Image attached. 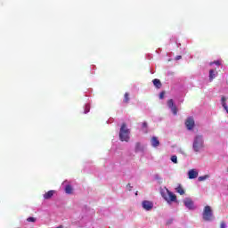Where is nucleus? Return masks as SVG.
Masks as SVG:
<instances>
[{"label": "nucleus", "instance_id": "15", "mask_svg": "<svg viewBox=\"0 0 228 228\" xmlns=\"http://www.w3.org/2000/svg\"><path fill=\"white\" fill-rule=\"evenodd\" d=\"M142 151H143L142 144L140 142H136L135 143V152H142Z\"/></svg>", "mask_w": 228, "mask_h": 228}, {"label": "nucleus", "instance_id": "14", "mask_svg": "<svg viewBox=\"0 0 228 228\" xmlns=\"http://www.w3.org/2000/svg\"><path fill=\"white\" fill-rule=\"evenodd\" d=\"M216 77V74H215V69L209 70V81H213V79Z\"/></svg>", "mask_w": 228, "mask_h": 228}, {"label": "nucleus", "instance_id": "25", "mask_svg": "<svg viewBox=\"0 0 228 228\" xmlns=\"http://www.w3.org/2000/svg\"><path fill=\"white\" fill-rule=\"evenodd\" d=\"M126 188H127V190H129V191H131V190L133 189V187L131 186V183H128L126 185Z\"/></svg>", "mask_w": 228, "mask_h": 228}, {"label": "nucleus", "instance_id": "3", "mask_svg": "<svg viewBox=\"0 0 228 228\" xmlns=\"http://www.w3.org/2000/svg\"><path fill=\"white\" fill-rule=\"evenodd\" d=\"M202 218L205 220V222H211L213 218H215V216L213 215V209L207 205L203 209Z\"/></svg>", "mask_w": 228, "mask_h": 228}, {"label": "nucleus", "instance_id": "17", "mask_svg": "<svg viewBox=\"0 0 228 228\" xmlns=\"http://www.w3.org/2000/svg\"><path fill=\"white\" fill-rule=\"evenodd\" d=\"M124 102L127 104L129 102V93H126L124 95Z\"/></svg>", "mask_w": 228, "mask_h": 228}, {"label": "nucleus", "instance_id": "10", "mask_svg": "<svg viewBox=\"0 0 228 228\" xmlns=\"http://www.w3.org/2000/svg\"><path fill=\"white\" fill-rule=\"evenodd\" d=\"M53 195H54V191H49L44 194V199L49 200V199L53 198Z\"/></svg>", "mask_w": 228, "mask_h": 228}, {"label": "nucleus", "instance_id": "18", "mask_svg": "<svg viewBox=\"0 0 228 228\" xmlns=\"http://www.w3.org/2000/svg\"><path fill=\"white\" fill-rule=\"evenodd\" d=\"M206 179H209V176L208 175H205L203 176H200L198 178V181L202 182V181H206Z\"/></svg>", "mask_w": 228, "mask_h": 228}, {"label": "nucleus", "instance_id": "22", "mask_svg": "<svg viewBox=\"0 0 228 228\" xmlns=\"http://www.w3.org/2000/svg\"><path fill=\"white\" fill-rule=\"evenodd\" d=\"M27 222H37V218H35V217H28V218H27Z\"/></svg>", "mask_w": 228, "mask_h": 228}, {"label": "nucleus", "instance_id": "13", "mask_svg": "<svg viewBox=\"0 0 228 228\" xmlns=\"http://www.w3.org/2000/svg\"><path fill=\"white\" fill-rule=\"evenodd\" d=\"M72 191H73L72 185L70 184L66 185L65 193H67L68 195H71Z\"/></svg>", "mask_w": 228, "mask_h": 228}, {"label": "nucleus", "instance_id": "8", "mask_svg": "<svg viewBox=\"0 0 228 228\" xmlns=\"http://www.w3.org/2000/svg\"><path fill=\"white\" fill-rule=\"evenodd\" d=\"M183 204L185 207H187L188 209H195V208L193 207V200H191V199L190 198H186L183 200Z\"/></svg>", "mask_w": 228, "mask_h": 228}, {"label": "nucleus", "instance_id": "19", "mask_svg": "<svg viewBox=\"0 0 228 228\" xmlns=\"http://www.w3.org/2000/svg\"><path fill=\"white\" fill-rule=\"evenodd\" d=\"M210 65L220 66V65H222V62L220 61H214L213 62H210Z\"/></svg>", "mask_w": 228, "mask_h": 228}, {"label": "nucleus", "instance_id": "16", "mask_svg": "<svg viewBox=\"0 0 228 228\" xmlns=\"http://www.w3.org/2000/svg\"><path fill=\"white\" fill-rule=\"evenodd\" d=\"M176 192L179 193L180 195H184V189H183V186L178 185L176 188Z\"/></svg>", "mask_w": 228, "mask_h": 228}, {"label": "nucleus", "instance_id": "12", "mask_svg": "<svg viewBox=\"0 0 228 228\" xmlns=\"http://www.w3.org/2000/svg\"><path fill=\"white\" fill-rule=\"evenodd\" d=\"M152 83L154 85V86H156V88H161L162 85H161V80L155 78L152 80Z\"/></svg>", "mask_w": 228, "mask_h": 228}, {"label": "nucleus", "instance_id": "23", "mask_svg": "<svg viewBox=\"0 0 228 228\" xmlns=\"http://www.w3.org/2000/svg\"><path fill=\"white\" fill-rule=\"evenodd\" d=\"M165 91H162L160 94H159V99H165Z\"/></svg>", "mask_w": 228, "mask_h": 228}, {"label": "nucleus", "instance_id": "9", "mask_svg": "<svg viewBox=\"0 0 228 228\" xmlns=\"http://www.w3.org/2000/svg\"><path fill=\"white\" fill-rule=\"evenodd\" d=\"M188 175L189 179H197V177H199V172L195 171V169H191Z\"/></svg>", "mask_w": 228, "mask_h": 228}, {"label": "nucleus", "instance_id": "24", "mask_svg": "<svg viewBox=\"0 0 228 228\" xmlns=\"http://www.w3.org/2000/svg\"><path fill=\"white\" fill-rule=\"evenodd\" d=\"M89 112H90V106L89 105H86L85 113H89Z\"/></svg>", "mask_w": 228, "mask_h": 228}, {"label": "nucleus", "instance_id": "2", "mask_svg": "<svg viewBox=\"0 0 228 228\" xmlns=\"http://www.w3.org/2000/svg\"><path fill=\"white\" fill-rule=\"evenodd\" d=\"M203 147H204V139L202 138V135H196L192 144L193 151L195 152H199L200 149H202Z\"/></svg>", "mask_w": 228, "mask_h": 228}, {"label": "nucleus", "instance_id": "6", "mask_svg": "<svg viewBox=\"0 0 228 228\" xmlns=\"http://www.w3.org/2000/svg\"><path fill=\"white\" fill-rule=\"evenodd\" d=\"M142 206L143 209H145L146 211H151V209L154 208V204L152 203V201H149V200H143L142 203Z\"/></svg>", "mask_w": 228, "mask_h": 228}, {"label": "nucleus", "instance_id": "21", "mask_svg": "<svg viewBox=\"0 0 228 228\" xmlns=\"http://www.w3.org/2000/svg\"><path fill=\"white\" fill-rule=\"evenodd\" d=\"M147 127H148L147 122H143L142 123V129H144V133H147Z\"/></svg>", "mask_w": 228, "mask_h": 228}, {"label": "nucleus", "instance_id": "27", "mask_svg": "<svg viewBox=\"0 0 228 228\" xmlns=\"http://www.w3.org/2000/svg\"><path fill=\"white\" fill-rule=\"evenodd\" d=\"M221 228H225V223L221 224Z\"/></svg>", "mask_w": 228, "mask_h": 228}, {"label": "nucleus", "instance_id": "7", "mask_svg": "<svg viewBox=\"0 0 228 228\" xmlns=\"http://www.w3.org/2000/svg\"><path fill=\"white\" fill-rule=\"evenodd\" d=\"M167 106L170 108L173 114L177 115V107L174 104V100L169 99L167 101Z\"/></svg>", "mask_w": 228, "mask_h": 228}, {"label": "nucleus", "instance_id": "4", "mask_svg": "<svg viewBox=\"0 0 228 228\" xmlns=\"http://www.w3.org/2000/svg\"><path fill=\"white\" fill-rule=\"evenodd\" d=\"M162 197L168 204H170V202H177V196L168 190H167V193L162 192Z\"/></svg>", "mask_w": 228, "mask_h": 228}, {"label": "nucleus", "instance_id": "26", "mask_svg": "<svg viewBox=\"0 0 228 228\" xmlns=\"http://www.w3.org/2000/svg\"><path fill=\"white\" fill-rule=\"evenodd\" d=\"M181 58H183V56L177 55V56L175 57V60H181Z\"/></svg>", "mask_w": 228, "mask_h": 228}, {"label": "nucleus", "instance_id": "5", "mask_svg": "<svg viewBox=\"0 0 228 228\" xmlns=\"http://www.w3.org/2000/svg\"><path fill=\"white\" fill-rule=\"evenodd\" d=\"M185 126L189 131H191V129L195 127V120H193V118H188L185 121Z\"/></svg>", "mask_w": 228, "mask_h": 228}, {"label": "nucleus", "instance_id": "11", "mask_svg": "<svg viewBox=\"0 0 228 228\" xmlns=\"http://www.w3.org/2000/svg\"><path fill=\"white\" fill-rule=\"evenodd\" d=\"M151 142L152 147H159V140H158V137H152Z\"/></svg>", "mask_w": 228, "mask_h": 228}, {"label": "nucleus", "instance_id": "20", "mask_svg": "<svg viewBox=\"0 0 228 228\" xmlns=\"http://www.w3.org/2000/svg\"><path fill=\"white\" fill-rule=\"evenodd\" d=\"M171 161L175 164H177V157L175 155H173L171 157Z\"/></svg>", "mask_w": 228, "mask_h": 228}, {"label": "nucleus", "instance_id": "1", "mask_svg": "<svg viewBox=\"0 0 228 228\" xmlns=\"http://www.w3.org/2000/svg\"><path fill=\"white\" fill-rule=\"evenodd\" d=\"M131 131L127 128V125L123 123L119 130V140L121 142H129V134Z\"/></svg>", "mask_w": 228, "mask_h": 228}]
</instances>
